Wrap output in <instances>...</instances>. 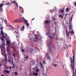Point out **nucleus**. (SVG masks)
<instances>
[{
	"mask_svg": "<svg viewBox=\"0 0 76 76\" xmlns=\"http://www.w3.org/2000/svg\"><path fill=\"white\" fill-rule=\"evenodd\" d=\"M75 55H73L72 60L71 61V66L73 71V76H74V75H76V69H75Z\"/></svg>",
	"mask_w": 76,
	"mask_h": 76,
	"instance_id": "nucleus-1",
	"label": "nucleus"
},
{
	"mask_svg": "<svg viewBox=\"0 0 76 76\" xmlns=\"http://www.w3.org/2000/svg\"><path fill=\"white\" fill-rule=\"evenodd\" d=\"M47 45L49 47V50H48V52L51 53V47H54V44L52 43V42L51 41L49 43H48Z\"/></svg>",
	"mask_w": 76,
	"mask_h": 76,
	"instance_id": "nucleus-2",
	"label": "nucleus"
},
{
	"mask_svg": "<svg viewBox=\"0 0 76 76\" xmlns=\"http://www.w3.org/2000/svg\"><path fill=\"white\" fill-rule=\"evenodd\" d=\"M8 62H9L13 66H12V68H14V70H15V69H16L15 70H17L18 69V66H16V68H15V64H13V59H9L8 60Z\"/></svg>",
	"mask_w": 76,
	"mask_h": 76,
	"instance_id": "nucleus-3",
	"label": "nucleus"
},
{
	"mask_svg": "<svg viewBox=\"0 0 76 76\" xmlns=\"http://www.w3.org/2000/svg\"><path fill=\"white\" fill-rule=\"evenodd\" d=\"M1 34H2V37L1 38V40L2 42L3 43V44H5V40H4V38H6V37H4V33L3 32V31L2 30L1 31Z\"/></svg>",
	"mask_w": 76,
	"mask_h": 76,
	"instance_id": "nucleus-4",
	"label": "nucleus"
},
{
	"mask_svg": "<svg viewBox=\"0 0 76 76\" xmlns=\"http://www.w3.org/2000/svg\"><path fill=\"white\" fill-rule=\"evenodd\" d=\"M23 20H24V23H25V24H26V27L27 28H28V26H29V23H28V21L25 20V19L24 18H23Z\"/></svg>",
	"mask_w": 76,
	"mask_h": 76,
	"instance_id": "nucleus-5",
	"label": "nucleus"
},
{
	"mask_svg": "<svg viewBox=\"0 0 76 76\" xmlns=\"http://www.w3.org/2000/svg\"><path fill=\"white\" fill-rule=\"evenodd\" d=\"M46 55L47 60H51V58L50 57V56H48V54L46 53Z\"/></svg>",
	"mask_w": 76,
	"mask_h": 76,
	"instance_id": "nucleus-6",
	"label": "nucleus"
},
{
	"mask_svg": "<svg viewBox=\"0 0 76 76\" xmlns=\"http://www.w3.org/2000/svg\"><path fill=\"white\" fill-rule=\"evenodd\" d=\"M72 20H71V22H69V27L70 29H71L72 28Z\"/></svg>",
	"mask_w": 76,
	"mask_h": 76,
	"instance_id": "nucleus-7",
	"label": "nucleus"
},
{
	"mask_svg": "<svg viewBox=\"0 0 76 76\" xmlns=\"http://www.w3.org/2000/svg\"><path fill=\"white\" fill-rule=\"evenodd\" d=\"M20 19H18L17 20H15L14 21V22H15V23H19V22H20V21H19V20H20Z\"/></svg>",
	"mask_w": 76,
	"mask_h": 76,
	"instance_id": "nucleus-8",
	"label": "nucleus"
},
{
	"mask_svg": "<svg viewBox=\"0 0 76 76\" xmlns=\"http://www.w3.org/2000/svg\"><path fill=\"white\" fill-rule=\"evenodd\" d=\"M66 39L67 40H71V37L70 36H66Z\"/></svg>",
	"mask_w": 76,
	"mask_h": 76,
	"instance_id": "nucleus-9",
	"label": "nucleus"
},
{
	"mask_svg": "<svg viewBox=\"0 0 76 76\" xmlns=\"http://www.w3.org/2000/svg\"><path fill=\"white\" fill-rule=\"evenodd\" d=\"M33 75L34 76H38V74L37 73L34 72L33 73Z\"/></svg>",
	"mask_w": 76,
	"mask_h": 76,
	"instance_id": "nucleus-10",
	"label": "nucleus"
},
{
	"mask_svg": "<svg viewBox=\"0 0 76 76\" xmlns=\"http://www.w3.org/2000/svg\"><path fill=\"white\" fill-rule=\"evenodd\" d=\"M54 34H52V37L51 36L50 37V40H51V38H54Z\"/></svg>",
	"mask_w": 76,
	"mask_h": 76,
	"instance_id": "nucleus-11",
	"label": "nucleus"
},
{
	"mask_svg": "<svg viewBox=\"0 0 76 76\" xmlns=\"http://www.w3.org/2000/svg\"><path fill=\"white\" fill-rule=\"evenodd\" d=\"M50 31L49 30L48 31V32L46 33V34L49 37H50V36H49V35H50Z\"/></svg>",
	"mask_w": 76,
	"mask_h": 76,
	"instance_id": "nucleus-12",
	"label": "nucleus"
},
{
	"mask_svg": "<svg viewBox=\"0 0 76 76\" xmlns=\"http://www.w3.org/2000/svg\"><path fill=\"white\" fill-rule=\"evenodd\" d=\"M2 5H3V4H2L0 5V12H1V10H3L2 7H2Z\"/></svg>",
	"mask_w": 76,
	"mask_h": 76,
	"instance_id": "nucleus-13",
	"label": "nucleus"
},
{
	"mask_svg": "<svg viewBox=\"0 0 76 76\" xmlns=\"http://www.w3.org/2000/svg\"><path fill=\"white\" fill-rule=\"evenodd\" d=\"M4 70H5V69H6L7 70H8V69H9V67L5 65H4Z\"/></svg>",
	"mask_w": 76,
	"mask_h": 76,
	"instance_id": "nucleus-14",
	"label": "nucleus"
},
{
	"mask_svg": "<svg viewBox=\"0 0 76 76\" xmlns=\"http://www.w3.org/2000/svg\"><path fill=\"white\" fill-rule=\"evenodd\" d=\"M66 37H68V36H69V34H70V33H69V32H67V31H66Z\"/></svg>",
	"mask_w": 76,
	"mask_h": 76,
	"instance_id": "nucleus-15",
	"label": "nucleus"
},
{
	"mask_svg": "<svg viewBox=\"0 0 76 76\" xmlns=\"http://www.w3.org/2000/svg\"><path fill=\"white\" fill-rule=\"evenodd\" d=\"M15 0H14L13 1H10V4H13V3H14V4H15Z\"/></svg>",
	"mask_w": 76,
	"mask_h": 76,
	"instance_id": "nucleus-16",
	"label": "nucleus"
},
{
	"mask_svg": "<svg viewBox=\"0 0 76 76\" xmlns=\"http://www.w3.org/2000/svg\"><path fill=\"white\" fill-rule=\"evenodd\" d=\"M61 13H63L64 12V9H61Z\"/></svg>",
	"mask_w": 76,
	"mask_h": 76,
	"instance_id": "nucleus-17",
	"label": "nucleus"
},
{
	"mask_svg": "<svg viewBox=\"0 0 76 76\" xmlns=\"http://www.w3.org/2000/svg\"><path fill=\"white\" fill-rule=\"evenodd\" d=\"M4 72H6L7 73H10V71L7 70H5L4 71Z\"/></svg>",
	"mask_w": 76,
	"mask_h": 76,
	"instance_id": "nucleus-18",
	"label": "nucleus"
},
{
	"mask_svg": "<svg viewBox=\"0 0 76 76\" xmlns=\"http://www.w3.org/2000/svg\"><path fill=\"white\" fill-rule=\"evenodd\" d=\"M64 48H67V46L66 45H64Z\"/></svg>",
	"mask_w": 76,
	"mask_h": 76,
	"instance_id": "nucleus-19",
	"label": "nucleus"
},
{
	"mask_svg": "<svg viewBox=\"0 0 76 76\" xmlns=\"http://www.w3.org/2000/svg\"><path fill=\"white\" fill-rule=\"evenodd\" d=\"M69 33H71V34H74L75 32L73 31H71L69 32Z\"/></svg>",
	"mask_w": 76,
	"mask_h": 76,
	"instance_id": "nucleus-20",
	"label": "nucleus"
},
{
	"mask_svg": "<svg viewBox=\"0 0 76 76\" xmlns=\"http://www.w3.org/2000/svg\"><path fill=\"white\" fill-rule=\"evenodd\" d=\"M66 11L67 12H68V11H69V8H66Z\"/></svg>",
	"mask_w": 76,
	"mask_h": 76,
	"instance_id": "nucleus-21",
	"label": "nucleus"
},
{
	"mask_svg": "<svg viewBox=\"0 0 76 76\" xmlns=\"http://www.w3.org/2000/svg\"><path fill=\"white\" fill-rule=\"evenodd\" d=\"M15 3L16 6L18 7V3H17V2H16V1H15Z\"/></svg>",
	"mask_w": 76,
	"mask_h": 76,
	"instance_id": "nucleus-22",
	"label": "nucleus"
},
{
	"mask_svg": "<svg viewBox=\"0 0 76 76\" xmlns=\"http://www.w3.org/2000/svg\"><path fill=\"white\" fill-rule=\"evenodd\" d=\"M58 16L61 18L62 19H63V16L61 15H59Z\"/></svg>",
	"mask_w": 76,
	"mask_h": 76,
	"instance_id": "nucleus-23",
	"label": "nucleus"
},
{
	"mask_svg": "<svg viewBox=\"0 0 76 76\" xmlns=\"http://www.w3.org/2000/svg\"><path fill=\"white\" fill-rule=\"evenodd\" d=\"M45 22L46 23H50V22L47 20L45 21Z\"/></svg>",
	"mask_w": 76,
	"mask_h": 76,
	"instance_id": "nucleus-24",
	"label": "nucleus"
},
{
	"mask_svg": "<svg viewBox=\"0 0 76 76\" xmlns=\"http://www.w3.org/2000/svg\"><path fill=\"white\" fill-rule=\"evenodd\" d=\"M0 29L1 30V31H2L3 30V26H1V27L0 28Z\"/></svg>",
	"mask_w": 76,
	"mask_h": 76,
	"instance_id": "nucleus-25",
	"label": "nucleus"
},
{
	"mask_svg": "<svg viewBox=\"0 0 76 76\" xmlns=\"http://www.w3.org/2000/svg\"><path fill=\"white\" fill-rule=\"evenodd\" d=\"M1 48H2V49H4V47L2 45H1Z\"/></svg>",
	"mask_w": 76,
	"mask_h": 76,
	"instance_id": "nucleus-26",
	"label": "nucleus"
},
{
	"mask_svg": "<svg viewBox=\"0 0 76 76\" xmlns=\"http://www.w3.org/2000/svg\"><path fill=\"white\" fill-rule=\"evenodd\" d=\"M40 66H41V67H43L42 64V63H41V62H40Z\"/></svg>",
	"mask_w": 76,
	"mask_h": 76,
	"instance_id": "nucleus-27",
	"label": "nucleus"
},
{
	"mask_svg": "<svg viewBox=\"0 0 76 76\" xmlns=\"http://www.w3.org/2000/svg\"><path fill=\"white\" fill-rule=\"evenodd\" d=\"M20 30H21V31H24V28H23L22 27V28H21Z\"/></svg>",
	"mask_w": 76,
	"mask_h": 76,
	"instance_id": "nucleus-28",
	"label": "nucleus"
},
{
	"mask_svg": "<svg viewBox=\"0 0 76 76\" xmlns=\"http://www.w3.org/2000/svg\"><path fill=\"white\" fill-rule=\"evenodd\" d=\"M42 63H43L44 64H45V62L44 61H42Z\"/></svg>",
	"mask_w": 76,
	"mask_h": 76,
	"instance_id": "nucleus-29",
	"label": "nucleus"
},
{
	"mask_svg": "<svg viewBox=\"0 0 76 76\" xmlns=\"http://www.w3.org/2000/svg\"><path fill=\"white\" fill-rule=\"evenodd\" d=\"M15 75H17L18 74V73L17 72H15Z\"/></svg>",
	"mask_w": 76,
	"mask_h": 76,
	"instance_id": "nucleus-30",
	"label": "nucleus"
},
{
	"mask_svg": "<svg viewBox=\"0 0 76 76\" xmlns=\"http://www.w3.org/2000/svg\"><path fill=\"white\" fill-rule=\"evenodd\" d=\"M5 61H7V57L5 56Z\"/></svg>",
	"mask_w": 76,
	"mask_h": 76,
	"instance_id": "nucleus-31",
	"label": "nucleus"
},
{
	"mask_svg": "<svg viewBox=\"0 0 76 76\" xmlns=\"http://www.w3.org/2000/svg\"><path fill=\"white\" fill-rule=\"evenodd\" d=\"M36 71L37 72H39V69H37L36 70Z\"/></svg>",
	"mask_w": 76,
	"mask_h": 76,
	"instance_id": "nucleus-32",
	"label": "nucleus"
},
{
	"mask_svg": "<svg viewBox=\"0 0 76 76\" xmlns=\"http://www.w3.org/2000/svg\"><path fill=\"white\" fill-rule=\"evenodd\" d=\"M12 55H13V56H14V58L15 57V54H14V53H13Z\"/></svg>",
	"mask_w": 76,
	"mask_h": 76,
	"instance_id": "nucleus-33",
	"label": "nucleus"
},
{
	"mask_svg": "<svg viewBox=\"0 0 76 76\" xmlns=\"http://www.w3.org/2000/svg\"><path fill=\"white\" fill-rule=\"evenodd\" d=\"M53 65L54 66V67H56V66H57L56 64H53Z\"/></svg>",
	"mask_w": 76,
	"mask_h": 76,
	"instance_id": "nucleus-34",
	"label": "nucleus"
},
{
	"mask_svg": "<svg viewBox=\"0 0 76 76\" xmlns=\"http://www.w3.org/2000/svg\"><path fill=\"white\" fill-rule=\"evenodd\" d=\"M7 43L8 44H10V42L9 41H7Z\"/></svg>",
	"mask_w": 76,
	"mask_h": 76,
	"instance_id": "nucleus-35",
	"label": "nucleus"
},
{
	"mask_svg": "<svg viewBox=\"0 0 76 76\" xmlns=\"http://www.w3.org/2000/svg\"><path fill=\"white\" fill-rule=\"evenodd\" d=\"M11 48H15V46H14L13 45H12V46H11Z\"/></svg>",
	"mask_w": 76,
	"mask_h": 76,
	"instance_id": "nucleus-36",
	"label": "nucleus"
},
{
	"mask_svg": "<svg viewBox=\"0 0 76 76\" xmlns=\"http://www.w3.org/2000/svg\"><path fill=\"white\" fill-rule=\"evenodd\" d=\"M15 32H16V34H19V32H17L16 31H15Z\"/></svg>",
	"mask_w": 76,
	"mask_h": 76,
	"instance_id": "nucleus-37",
	"label": "nucleus"
},
{
	"mask_svg": "<svg viewBox=\"0 0 76 76\" xmlns=\"http://www.w3.org/2000/svg\"><path fill=\"white\" fill-rule=\"evenodd\" d=\"M9 68H10V70H12V69H11L12 67H10Z\"/></svg>",
	"mask_w": 76,
	"mask_h": 76,
	"instance_id": "nucleus-38",
	"label": "nucleus"
},
{
	"mask_svg": "<svg viewBox=\"0 0 76 76\" xmlns=\"http://www.w3.org/2000/svg\"><path fill=\"white\" fill-rule=\"evenodd\" d=\"M28 56H27L26 57V59H28Z\"/></svg>",
	"mask_w": 76,
	"mask_h": 76,
	"instance_id": "nucleus-39",
	"label": "nucleus"
},
{
	"mask_svg": "<svg viewBox=\"0 0 76 76\" xmlns=\"http://www.w3.org/2000/svg\"><path fill=\"white\" fill-rule=\"evenodd\" d=\"M14 51L15 52V48H13Z\"/></svg>",
	"mask_w": 76,
	"mask_h": 76,
	"instance_id": "nucleus-40",
	"label": "nucleus"
},
{
	"mask_svg": "<svg viewBox=\"0 0 76 76\" xmlns=\"http://www.w3.org/2000/svg\"><path fill=\"white\" fill-rule=\"evenodd\" d=\"M6 5L8 4V5H9L10 4H9V3H6Z\"/></svg>",
	"mask_w": 76,
	"mask_h": 76,
	"instance_id": "nucleus-41",
	"label": "nucleus"
},
{
	"mask_svg": "<svg viewBox=\"0 0 76 76\" xmlns=\"http://www.w3.org/2000/svg\"><path fill=\"white\" fill-rule=\"evenodd\" d=\"M10 26V28H12V26Z\"/></svg>",
	"mask_w": 76,
	"mask_h": 76,
	"instance_id": "nucleus-42",
	"label": "nucleus"
},
{
	"mask_svg": "<svg viewBox=\"0 0 76 76\" xmlns=\"http://www.w3.org/2000/svg\"><path fill=\"white\" fill-rule=\"evenodd\" d=\"M75 6H76V1L75 3H74Z\"/></svg>",
	"mask_w": 76,
	"mask_h": 76,
	"instance_id": "nucleus-43",
	"label": "nucleus"
},
{
	"mask_svg": "<svg viewBox=\"0 0 76 76\" xmlns=\"http://www.w3.org/2000/svg\"><path fill=\"white\" fill-rule=\"evenodd\" d=\"M60 41H63V38L60 39Z\"/></svg>",
	"mask_w": 76,
	"mask_h": 76,
	"instance_id": "nucleus-44",
	"label": "nucleus"
},
{
	"mask_svg": "<svg viewBox=\"0 0 76 76\" xmlns=\"http://www.w3.org/2000/svg\"><path fill=\"white\" fill-rule=\"evenodd\" d=\"M24 27H25V26H23V27H22V28H23V29H24Z\"/></svg>",
	"mask_w": 76,
	"mask_h": 76,
	"instance_id": "nucleus-45",
	"label": "nucleus"
},
{
	"mask_svg": "<svg viewBox=\"0 0 76 76\" xmlns=\"http://www.w3.org/2000/svg\"><path fill=\"white\" fill-rule=\"evenodd\" d=\"M56 23H57L56 22H54V24L55 25H56Z\"/></svg>",
	"mask_w": 76,
	"mask_h": 76,
	"instance_id": "nucleus-46",
	"label": "nucleus"
},
{
	"mask_svg": "<svg viewBox=\"0 0 76 76\" xmlns=\"http://www.w3.org/2000/svg\"><path fill=\"white\" fill-rule=\"evenodd\" d=\"M35 39H37V37H36L35 38Z\"/></svg>",
	"mask_w": 76,
	"mask_h": 76,
	"instance_id": "nucleus-47",
	"label": "nucleus"
},
{
	"mask_svg": "<svg viewBox=\"0 0 76 76\" xmlns=\"http://www.w3.org/2000/svg\"><path fill=\"white\" fill-rule=\"evenodd\" d=\"M34 18H33V19H32L31 20H34Z\"/></svg>",
	"mask_w": 76,
	"mask_h": 76,
	"instance_id": "nucleus-48",
	"label": "nucleus"
},
{
	"mask_svg": "<svg viewBox=\"0 0 76 76\" xmlns=\"http://www.w3.org/2000/svg\"><path fill=\"white\" fill-rule=\"evenodd\" d=\"M21 51L22 52H23V49H22V50H21Z\"/></svg>",
	"mask_w": 76,
	"mask_h": 76,
	"instance_id": "nucleus-49",
	"label": "nucleus"
},
{
	"mask_svg": "<svg viewBox=\"0 0 76 76\" xmlns=\"http://www.w3.org/2000/svg\"><path fill=\"white\" fill-rule=\"evenodd\" d=\"M19 14H20V13H21V12H20V11H19Z\"/></svg>",
	"mask_w": 76,
	"mask_h": 76,
	"instance_id": "nucleus-50",
	"label": "nucleus"
},
{
	"mask_svg": "<svg viewBox=\"0 0 76 76\" xmlns=\"http://www.w3.org/2000/svg\"><path fill=\"white\" fill-rule=\"evenodd\" d=\"M5 35H7V34H6V33H4Z\"/></svg>",
	"mask_w": 76,
	"mask_h": 76,
	"instance_id": "nucleus-51",
	"label": "nucleus"
},
{
	"mask_svg": "<svg viewBox=\"0 0 76 76\" xmlns=\"http://www.w3.org/2000/svg\"><path fill=\"white\" fill-rule=\"evenodd\" d=\"M67 16V14H66V15H65V18H66V16Z\"/></svg>",
	"mask_w": 76,
	"mask_h": 76,
	"instance_id": "nucleus-52",
	"label": "nucleus"
},
{
	"mask_svg": "<svg viewBox=\"0 0 76 76\" xmlns=\"http://www.w3.org/2000/svg\"><path fill=\"white\" fill-rule=\"evenodd\" d=\"M63 69L64 70H65V69H64V67H63Z\"/></svg>",
	"mask_w": 76,
	"mask_h": 76,
	"instance_id": "nucleus-53",
	"label": "nucleus"
},
{
	"mask_svg": "<svg viewBox=\"0 0 76 76\" xmlns=\"http://www.w3.org/2000/svg\"><path fill=\"white\" fill-rule=\"evenodd\" d=\"M16 38H18V36L17 35H16Z\"/></svg>",
	"mask_w": 76,
	"mask_h": 76,
	"instance_id": "nucleus-54",
	"label": "nucleus"
},
{
	"mask_svg": "<svg viewBox=\"0 0 76 76\" xmlns=\"http://www.w3.org/2000/svg\"><path fill=\"white\" fill-rule=\"evenodd\" d=\"M1 64L0 63V66H1Z\"/></svg>",
	"mask_w": 76,
	"mask_h": 76,
	"instance_id": "nucleus-55",
	"label": "nucleus"
},
{
	"mask_svg": "<svg viewBox=\"0 0 76 76\" xmlns=\"http://www.w3.org/2000/svg\"><path fill=\"white\" fill-rule=\"evenodd\" d=\"M60 10H59V13H60Z\"/></svg>",
	"mask_w": 76,
	"mask_h": 76,
	"instance_id": "nucleus-56",
	"label": "nucleus"
},
{
	"mask_svg": "<svg viewBox=\"0 0 76 76\" xmlns=\"http://www.w3.org/2000/svg\"><path fill=\"white\" fill-rule=\"evenodd\" d=\"M57 39V38H56V39Z\"/></svg>",
	"mask_w": 76,
	"mask_h": 76,
	"instance_id": "nucleus-57",
	"label": "nucleus"
},
{
	"mask_svg": "<svg viewBox=\"0 0 76 76\" xmlns=\"http://www.w3.org/2000/svg\"><path fill=\"white\" fill-rule=\"evenodd\" d=\"M4 2V1H3V2Z\"/></svg>",
	"mask_w": 76,
	"mask_h": 76,
	"instance_id": "nucleus-58",
	"label": "nucleus"
},
{
	"mask_svg": "<svg viewBox=\"0 0 76 76\" xmlns=\"http://www.w3.org/2000/svg\"><path fill=\"white\" fill-rule=\"evenodd\" d=\"M50 10V11H51V10Z\"/></svg>",
	"mask_w": 76,
	"mask_h": 76,
	"instance_id": "nucleus-59",
	"label": "nucleus"
},
{
	"mask_svg": "<svg viewBox=\"0 0 76 76\" xmlns=\"http://www.w3.org/2000/svg\"><path fill=\"white\" fill-rule=\"evenodd\" d=\"M22 10H23V8H22Z\"/></svg>",
	"mask_w": 76,
	"mask_h": 76,
	"instance_id": "nucleus-60",
	"label": "nucleus"
},
{
	"mask_svg": "<svg viewBox=\"0 0 76 76\" xmlns=\"http://www.w3.org/2000/svg\"><path fill=\"white\" fill-rule=\"evenodd\" d=\"M71 60H72V58H71Z\"/></svg>",
	"mask_w": 76,
	"mask_h": 76,
	"instance_id": "nucleus-61",
	"label": "nucleus"
}]
</instances>
